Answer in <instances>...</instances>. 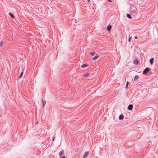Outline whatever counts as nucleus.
<instances>
[{
    "instance_id": "25",
    "label": "nucleus",
    "mask_w": 158,
    "mask_h": 158,
    "mask_svg": "<svg viewBox=\"0 0 158 158\" xmlns=\"http://www.w3.org/2000/svg\"><path fill=\"white\" fill-rule=\"evenodd\" d=\"M88 2H89L90 1V0H88Z\"/></svg>"
},
{
    "instance_id": "19",
    "label": "nucleus",
    "mask_w": 158,
    "mask_h": 158,
    "mask_svg": "<svg viewBox=\"0 0 158 158\" xmlns=\"http://www.w3.org/2000/svg\"><path fill=\"white\" fill-rule=\"evenodd\" d=\"M128 84H129V82L128 81H127V82L126 86V89L127 88Z\"/></svg>"
},
{
    "instance_id": "18",
    "label": "nucleus",
    "mask_w": 158,
    "mask_h": 158,
    "mask_svg": "<svg viewBox=\"0 0 158 158\" xmlns=\"http://www.w3.org/2000/svg\"><path fill=\"white\" fill-rule=\"evenodd\" d=\"M90 53L92 56H94L95 54V52H91Z\"/></svg>"
},
{
    "instance_id": "2",
    "label": "nucleus",
    "mask_w": 158,
    "mask_h": 158,
    "mask_svg": "<svg viewBox=\"0 0 158 158\" xmlns=\"http://www.w3.org/2000/svg\"><path fill=\"white\" fill-rule=\"evenodd\" d=\"M151 70V69L149 68H146L143 71V74H146L148 72Z\"/></svg>"
},
{
    "instance_id": "9",
    "label": "nucleus",
    "mask_w": 158,
    "mask_h": 158,
    "mask_svg": "<svg viewBox=\"0 0 158 158\" xmlns=\"http://www.w3.org/2000/svg\"><path fill=\"white\" fill-rule=\"evenodd\" d=\"M153 61H154V59L153 58H151L150 60H149V62H150V63L151 64H153Z\"/></svg>"
},
{
    "instance_id": "5",
    "label": "nucleus",
    "mask_w": 158,
    "mask_h": 158,
    "mask_svg": "<svg viewBox=\"0 0 158 158\" xmlns=\"http://www.w3.org/2000/svg\"><path fill=\"white\" fill-rule=\"evenodd\" d=\"M133 105H132L131 104H130L128 106L127 109L129 110H132V109H133Z\"/></svg>"
},
{
    "instance_id": "15",
    "label": "nucleus",
    "mask_w": 158,
    "mask_h": 158,
    "mask_svg": "<svg viewBox=\"0 0 158 158\" xmlns=\"http://www.w3.org/2000/svg\"><path fill=\"white\" fill-rule=\"evenodd\" d=\"M127 18H129L130 19H131L132 18V17L130 15L128 14H127Z\"/></svg>"
},
{
    "instance_id": "4",
    "label": "nucleus",
    "mask_w": 158,
    "mask_h": 158,
    "mask_svg": "<svg viewBox=\"0 0 158 158\" xmlns=\"http://www.w3.org/2000/svg\"><path fill=\"white\" fill-rule=\"evenodd\" d=\"M89 151H87V152H86L84 153L83 156L82 158H85L89 155Z\"/></svg>"
},
{
    "instance_id": "7",
    "label": "nucleus",
    "mask_w": 158,
    "mask_h": 158,
    "mask_svg": "<svg viewBox=\"0 0 158 158\" xmlns=\"http://www.w3.org/2000/svg\"><path fill=\"white\" fill-rule=\"evenodd\" d=\"M88 65H89L88 64H82L81 66V67L82 68H85L86 67H87L88 66Z\"/></svg>"
},
{
    "instance_id": "21",
    "label": "nucleus",
    "mask_w": 158,
    "mask_h": 158,
    "mask_svg": "<svg viewBox=\"0 0 158 158\" xmlns=\"http://www.w3.org/2000/svg\"><path fill=\"white\" fill-rule=\"evenodd\" d=\"M55 139V137L54 136V137L52 138V141H53Z\"/></svg>"
},
{
    "instance_id": "1",
    "label": "nucleus",
    "mask_w": 158,
    "mask_h": 158,
    "mask_svg": "<svg viewBox=\"0 0 158 158\" xmlns=\"http://www.w3.org/2000/svg\"><path fill=\"white\" fill-rule=\"evenodd\" d=\"M64 152L63 150L61 151L59 154L60 158H65V156H63L64 155Z\"/></svg>"
},
{
    "instance_id": "23",
    "label": "nucleus",
    "mask_w": 158,
    "mask_h": 158,
    "mask_svg": "<svg viewBox=\"0 0 158 158\" xmlns=\"http://www.w3.org/2000/svg\"><path fill=\"white\" fill-rule=\"evenodd\" d=\"M134 38L135 39H137L138 38V37L137 36H135Z\"/></svg>"
},
{
    "instance_id": "11",
    "label": "nucleus",
    "mask_w": 158,
    "mask_h": 158,
    "mask_svg": "<svg viewBox=\"0 0 158 158\" xmlns=\"http://www.w3.org/2000/svg\"><path fill=\"white\" fill-rule=\"evenodd\" d=\"M46 102L44 100H42V105L43 108H44V107L46 104Z\"/></svg>"
},
{
    "instance_id": "17",
    "label": "nucleus",
    "mask_w": 158,
    "mask_h": 158,
    "mask_svg": "<svg viewBox=\"0 0 158 158\" xmlns=\"http://www.w3.org/2000/svg\"><path fill=\"white\" fill-rule=\"evenodd\" d=\"M23 74V72H22L21 73H20V74L19 76V78H21L22 77Z\"/></svg>"
},
{
    "instance_id": "8",
    "label": "nucleus",
    "mask_w": 158,
    "mask_h": 158,
    "mask_svg": "<svg viewBox=\"0 0 158 158\" xmlns=\"http://www.w3.org/2000/svg\"><path fill=\"white\" fill-rule=\"evenodd\" d=\"M99 56L98 54H96L95 56L93 58V60H94L97 59Z\"/></svg>"
},
{
    "instance_id": "24",
    "label": "nucleus",
    "mask_w": 158,
    "mask_h": 158,
    "mask_svg": "<svg viewBox=\"0 0 158 158\" xmlns=\"http://www.w3.org/2000/svg\"><path fill=\"white\" fill-rule=\"evenodd\" d=\"M107 1H108L109 2H112V1L111 0H107Z\"/></svg>"
},
{
    "instance_id": "10",
    "label": "nucleus",
    "mask_w": 158,
    "mask_h": 158,
    "mask_svg": "<svg viewBox=\"0 0 158 158\" xmlns=\"http://www.w3.org/2000/svg\"><path fill=\"white\" fill-rule=\"evenodd\" d=\"M124 118V116L123 114H121L119 117V119L120 120L123 119Z\"/></svg>"
},
{
    "instance_id": "14",
    "label": "nucleus",
    "mask_w": 158,
    "mask_h": 158,
    "mask_svg": "<svg viewBox=\"0 0 158 158\" xmlns=\"http://www.w3.org/2000/svg\"><path fill=\"white\" fill-rule=\"evenodd\" d=\"M90 74V73H87L84 74V76L85 77H87L89 76Z\"/></svg>"
},
{
    "instance_id": "3",
    "label": "nucleus",
    "mask_w": 158,
    "mask_h": 158,
    "mask_svg": "<svg viewBox=\"0 0 158 158\" xmlns=\"http://www.w3.org/2000/svg\"><path fill=\"white\" fill-rule=\"evenodd\" d=\"M136 10L135 9L134 10H132L131 11V14L132 15L135 16L137 14Z\"/></svg>"
},
{
    "instance_id": "6",
    "label": "nucleus",
    "mask_w": 158,
    "mask_h": 158,
    "mask_svg": "<svg viewBox=\"0 0 158 158\" xmlns=\"http://www.w3.org/2000/svg\"><path fill=\"white\" fill-rule=\"evenodd\" d=\"M111 26L110 25H109L107 27V30L108 31H110L111 30Z\"/></svg>"
},
{
    "instance_id": "20",
    "label": "nucleus",
    "mask_w": 158,
    "mask_h": 158,
    "mask_svg": "<svg viewBox=\"0 0 158 158\" xmlns=\"http://www.w3.org/2000/svg\"><path fill=\"white\" fill-rule=\"evenodd\" d=\"M3 44V42H1L0 43V46L2 47Z\"/></svg>"
},
{
    "instance_id": "12",
    "label": "nucleus",
    "mask_w": 158,
    "mask_h": 158,
    "mask_svg": "<svg viewBox=\"0 0 158 158\" xmlns=\"http://www.w3.org/2000/svg\"><path fill=\"white\" fill-rule=\"evenodd\" d=\"M134 63L135 64H138L139 63L138 60L137 59L135 60L134 61Z\"/></svg>"
},
{
    "instance_id": "26",
    "label": "nucleus",
    "mask_w": 158,
    "mask_h": 158,
    "mask_svg": "<svg viewBox=\"0 0 158 158\" xmlns=\"http://www.w3.org/2000/svg\"><path fill=\"white\" fill-rule=\"evenodd\" d=\"M129 41H130V39H129Z\"/></svg>"
},
{
    "instance_id": "13",
    "label": "nucleus",
    "mask_w": 158,
    "mask_h": 158,
    "mask_svg": "<svg viewBox=\"0 0 158 158\" xmlns=\"http://www.w3.org/2000/svg\"><path fill=\"white\" fill-rule=\"evenodd\" d=\"M9 15L12 18L14 19L15 18L14 15H13L11 13H9Z\"/></svg>"
},
{
    "instance_id": "16",
    "label": "nucleus",
    "mask_w": 158,
    "mask_h": 158,
    "mask_svg": "<svg viewBox=\"0 0 158 158\" xmlns=\"http://www.w3.org/2000/svg\"><path fill=\"white\" fill-rule=\"evenodd\" d=\"M139 78V77L138 76H135L134 78V81L136 80H137Z\"/></svg>"
},
{
    "instance_id": "22",
    "label": "nucleus",
    "mask_w": 158,
    "mask_h": 158,
    "mask_svg": "<svg viewBox=\"0 0 158 158\" xmlns=\"http://www.w3.org/2000/svg\"><path fill=\"white\" fill-rule=\"evenodd\" d=\"M38 123V121H36L35 123L36 124H37Z\"/></svg>"
}]
</instances>
